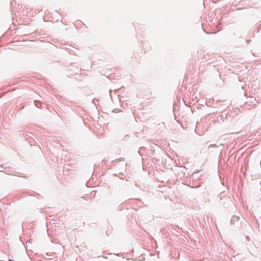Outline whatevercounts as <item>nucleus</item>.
Here are the masks:
<instances>
[{"label": "nucleus", "instance_id": "39448f33", "mask_svg": "<svg viewBox=\"0 0 261 261\" xmlns=\"http://www.w3.org/2000/svg\"><path fill=\"white\" fill-rule=\"evenodd\" d=\"M5 171H4L5 173L8 174H11V172H9V170H8L7 168H4Z\"/></svg>", "mask_w": 261, "mask_h": 261}, {"label": "nucleus", "instance_id": "423d86ee", "mask_svg": "<svg viewBox=\"0 0 261 261\" xmlns=\"http://www.w3.org/2000/svg\"><path fill=\"white\" fill-rule=\"evenodd\" d=\"M218 147V146L215 144H211L209 146H208V148L210 147Z\"/></svg>", "mask_w": 261, "mask_h": 261}, {"label": "nucleus", "instance_id": "f03ea898", "mask_svg": "<svg viewBox=\"0 0 261 261\" xmlns=\"http://www.w3.org/2000/svg\"><path fill=\"white\" fill-rule=\"evenodd\" d=\"M250 101H246L245 103L246 106H248L250 107L249 109H250V108H253L256 105V103H257V102L255 98H254L252 97H250Z\"/></svg>", "mask_w": 261, "mask_h": 261}, {"label": "nucleus", "instance_id": "6e6552de", "mask_svg": "<svg viewBox=\"0 0 261 261\" xmlns=\"http://www.w3.org/2000/svg\"><path fill=\"white\" fill-rule=\"evenodd\" d=\"M105 258H107V257L106 256H104L103 257Z\"/></svg>", "mask_w": 261, "mask_h": 261}, {"label": "nucleus", "instance_id": "20e7f679", "mask_svg": "<svg viewBox=\"0 0 261 261\" xmlns=\"http://www.w3.org/2000/svg\"><path fill=\"white\" fill-rule=\"evenodd\" d=\"M218 120L221 119V120L223 121V120L224 119V116L222 114H220V115H219V116L218 117Z\"/></svg>", "mask_w": 261, "mask_h": 261}, {"label": "nucleus", "instance_id": "7ed1b4c3", "mask_svg": "<svg viewBox=\"0 0 261 261\" xmlns=\"http://www.w3.org/2000/svg\"><path fill=\"white\" fill-rule=\"evenodd\" d=\"M34 103H35V105L36 106V107H37L38 108H41L42 104L40 101L35 100Z\"/></svg>", "mask_w": 261, "mask_h": 261}, {"label": "nucleus", "instance_id": "0eeeda50", "mask_svg": "<svg viewBox=\"0 0 261 261\" xmlns=\"http://www.w3.org/2000/svg\"><path fill=\"white\" fill-rule=\"evenodd\" d=\"M225 107H226V106H225V105H224L222 108H223V109H224Z\"/></svg>", "mask_w": 261, "mask_h": 261}, {"label": "nucleus", "instance_id": "f257e3e1", "mask_svg": "<svg viewBox=\"0 0 261 261\" xmlns=\"http://www.w3.org/2000/svg\"><path fill=\"white\" fill-rule=\"evenodd\" d=\"M210 123L206 121V119H202L198 122L195 128V132L200 136L203 135L209 128Z\"/></svg>", "mask_w": 261, "mask_h": 261}]
</instances>
